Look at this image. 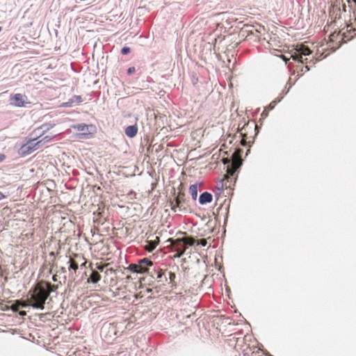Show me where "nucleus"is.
Masks as SVG:
<instances>
[{"label": "nucleus", "instance_id": "2eb2a0df", "mask_svg": "<svg viewBox=\"0 0 356 356\" xmlns=\"http://www.w3.org/2000/svg\"><path fill=\"white\" fill-rule=\"evenodd\" d=\"M34 140H33L32 141H31V142L28 144V145H29V146H28V148H29V149H34V150H35V149H38V148L40 147V144L43 140H44V143L49 142V141H50V140H51V138H50V137H49V136H46V137L43 138L42 140H39V141H38V142H36V143H33Z\"/></svg>", "mask_w": 356, "mask_h": 356}, {"label": "nucleus", "instance_id": "a19ab883", "mask_svg": "<svg viewBox=\"0 0 356 356\" xmlns=\"http://www.w3.org/2000/svg\"><path fill=\"white\" fill-rule=\"evenodd\" d=\"M1 29H1V27L0 26V31H1Z\"/></svg>", "mask_w": 356, "mask_h": 356}, {"label": "nucleus", "instance_id": "7ed1b4c3", "mask_svg": "<svg viewBox=\"0 0 356 356\" xmlns=\"http://www.w3.org/2000/svg\"><path fill=\"white\" fill-rule=\"evenodd\" d=\"M242 164V159L237 152H235L232 154V163L230 165L227 166V173L224 175L223 180L224 184H226L225 188H230L234 183L235 182L236 178H234L236 171L240 168Z\"/></svg>", "mask_w": 356, "mask_h": 356}, {"label": "nucleus", "instance_id": "473e14b6", "mask_svg": "<svg viewBox=\"0 0 356 356\" xmlns=\"http://www.w3.org/2000/svg\"><path fill=\"white\" fill-rule=\"evenodd\" d=\"M19 315L22 316H26V312L25 311H20L19 312Z\"/></svg>", "mask_w": 356, "mask_h": 356}, {"label": "nucleus", "instance_id": "a211bd4d", "mask_svg": "<svg viewBox=\"0 0 356 356\" xmlns=\"http://www.w3.org/2000/svg\"><path fill=\"white\" fill-rule=\"evenodd\" d=\"M200 186V184H195L189 187V193L191 195L193 200H194L197 199L198 187Z\"/></svg>", "mask_w": 356, "mask_h": 356}, {"label": "nucleus", "instance_id": "20e7f679", "mask_svg": "<svg viewBox=\"0 0 356 356\" xmlns=\"http://www.w3.org/2000/svg\"><path fill=\"white\" fill-rule=\"evenodd\" d=\"M352 37V35H346V33H342L341 30L338 31H334L329 35L327 44L328 48L330 49L332 51H334L339 48L343 42L349 40Z\"/></svg>", "mask_w": 356, "mask_h": 356}, {"label": "nucleus", "instance_id": "f03ea898", "mask_svg": "<svg viewBox=\"0 0 356 356\" xmlns=\"http://www.w3.org/2000/svg\"><path fill=\"white\" fill-rule=\"evenodd\" d=\"M47 282L40 281L30 289L26 300L27 305L33 308L43 309L45 301L49 296V291H47Z\"/></svg>", "mask_w": 356, "mask_h": 356}, {"label": "nucleus", "instance_id": "f3484780", "mask_svg": "<svg viewBox=\"0 0 356 356\" xmlns=\"http://www.w3.org/2000/svg\"><path fill=\"white\" fill-rule=\"evenodd\" d=\"M101 275L97 270H92L91 275L88 279V282L97 283L101 280Z\"/></svg>", "mask_w": 356, "mask_h": 356}, {"label": "nucleus", "instance_id": "f704fd0d", "mask_svg": "<svg viewBox=\"0 0 356 356\" xmlns=\"http://www.w3.org/2000/svg\"><path fill=\"white\" fill-rule=\"evenodd\" d=\"M5 197V195H3L1 192H0V200L3 199Z\"/></svg>", "mask_w": 356, "mask_h": 356}, {"label": "nucleus", "instance_id": "58836bf2", "mask_svg": "<svg viewBox=\"0 0 356 356\" xmlns=\"http://www.w3.org/2000/svg\"><path fill=\"white\" fill-rule=\"evenodd\" d=\"M53 280L54 281H56L57 280L56 275L53 276Z\"/></svg>", "mask_w": 356, "mask_h": 356}, {"label": "nucleus", "instance_id": "39448f33", "mask_svg": "<svg viewBox=\"0 0 356 356\" xmlns=\"http://www.w3.org/2000/svg\"><path fill=\"white\" fill-rule=\"evenodd\" d=\"M312 51L305 44H298L296 46V48L295 49V51L293 54H291V58L294 60H297L300 62L301 63H305V67L307 68V70H309V66H308V58L307 56H309L311 54Z\"/></svg>", "mask_w": 356, "mask_h": 356}, {"label": "nucleus", "instance_id": "0eeeda50", "mask_svg": "<svg viewBox=\"0 0 356 356\" xmlns=\"http://www.w3.org/2000/svg\"><path fill=\"white\" fill-rule=\"evenodd\" d=\"M257 126L254 124V123H248L247 124L244 125L241 129L240 130V134L242 136L241 139V144L243 145H245L246 143H249L251 142L252 136H248V131L249 129H254V130L257 129Z\"/></svg>", "mask_w": 356, "mask_h": 356}, {"label": "nucleus", "instance_id": "6e6552de", "mask_svg": "<svg viewBox=\"0 0 356 356\" xmlns=\"http://www.w3.org/2000/svg\"><path fill=\"white\" fill-rule=\"evenodd\" d=\"M168 241L170 242V245L172 247V251L176 252V254L174 255V257L179 258L186 252V247H184L183 242H181V244H178L177 243V239L173 238H169Z\"/></svg>", "mask_w": 356, "mask_h": 356}, {"label": "nucleus", "instance_id": "412c9836", "mask_svg": "<svg viewBox=\"0 0 356 356\" xmlns=\"http://www.w3.org/2000/svg\"><path fill=\"white\" fill-rule=\"evenodd\" d=\"M129 269L134 273H141L138 264H130L129 266Z\"/></svg>", "mask_w": 356, "mask_h": 356}, {"label": "nucleus", "instance_id": "a878e982", "mask_svg": "<svg viewBox=\"0 0 356 356\" xmlns=\"http://www.w3.org/2000/svg\"><path fill=\"white\" fill-rule=\"evenodd\" d=\"M196 243L197 245H201L202 246H206L207 245V241L205 238L196 241Z\"/></svg>", "mask_w": 356, "mask_h": 356}, {"label": "nucleus", "instance_id": "c85d7f7f", "mask_svg": "<svg viewBox=\"0 0 356 356\" xmlns=\"http://www.w3.org/2000/svg\"><path fill=\"white\" fill-rule=\"evenodd\" d=\"M134 72H135V67H129L127 70V73L129 74H131L134 73Z\"/></svg>", "mask_w": 356, "mask_h": 356}, {"label": "nucleus", "instance_id": "4be33fe9", "mask_svg": "<svg viewBox=\"0 0 356 356\" xmlns=\"http://www.w3.org/2000/svg\"><path fill=\"white\" fill-rule=\"evenodd\" d=\"M225 186H226V184H224L223 180L221 179L217 182L216 188L220 192L225 189Z\"/></svg>", "mask_w": 356, "mask_h": 356}, {"label": "nucleus", "instance_id": "2f4dec72", "mask_svg": "<svg viewBox=\"0 0 356 356\" xmlns=\"http://www.w3.org/2000/svg\"><path fill=\"white\" fill-rule=\"evenodd\" d=\"M6 159V156L3 154H0V162H2Z\"/></svg>", "mask_w": 356, "mask_h": 356}, {"label": "nucleus", "instance_id": "423d86ee", "mask_svg": "<svg viewBox=\"0 0 356 356\" xmlns=\"http://www.w3.org/2000/svg\"><path fill=\"white\" fill-rule=\"evenodd\" d=\"M170 207L175 212L186 210V200L184 192L179 191L177 197L170 201Z\"/></svg>", "mask_w": 356, "mask_h": 356}, {"label": "nucleus", "instance_id": "9d476101", "mask_svg": "<svg viewBox=\"0 0 356 356\" xmlns=\"http://www.w3.org/2000/svg\"><path fill=\"white\" fill-rule=\"evenodd\" d=\"M26 99L27 97L25 95L17 93L10 97V102L12 105L22 107L25 106Z\"/></svg>", "mask_w": 356, "mask_h": 356}, {"label": "nucleus", "instance_id": "9b49d317", "mask_svg": "<svg viewBox=\"0 0 356 356\" xmlns=\"http://www.w3.org/2000/svg\"><path fill=\"white\" fill-rule=\"evenodd\" d=\"M141 273H144L147 271V266H152L153 263L147 258L143 259L139 261L137 264Z\"/></svg>", "mask_w": 356, "mask_h": 356}, {"label": "nucleus", "instance_id": "f257e3e1", "mask_svg": "<svg viewBox=\"0 0 356 356\" xmlns=\"http://www.w3.org/2000/svg\"><path fill=\"white\" fill-rule=\"evenodd\" d=\"M234 349L242 353L243 356H264L265 354L264 351L258 347L257 339L251 334L236 338Z\"/></svg>", "mask_w": 356, "mask_h": 356}, {"label": "nucleus", "instance_id": "7c9ffc66", "mask_svg": "<svg viewBox=\"0 0 356 356\" xmlns=\"http://www.w3.org/2000/svg\"><path fill=\"white\" fill-rule=\"evenodd\" d=\"M163 275V272L162 271V270H160L158 273H157V278L159 279L162 277V275Z\"/></svg>", "mask_w": 356, "mask_h": 356}, {"label": "nucleus", "instance_id": "e433bc0d", "mask_svg": "<svg viewBox=\"0 0 356 356\" xmlns=\"http://www.w3.org/2000/svg\"><path fill=\"white\" fill-rule=\"evenodd\" d=\"M86 260L83 261L81 264V266H85L86 264Z\"/></svg>", "mask_w": 356, "mask_h": 356}, {"label": "nucleus", "instance_id": "4468645a", "mask_svg": "<svg viewBox=\"0 0 356 356\" xmlns=\"http://www.w3.org/2000/svg\"><path fill=\"white\" fill-rule=\"evenodd\" d=\"M159 243V238L156 236V240L154 241H147L146 245H145L144 248L146 251L151 252L156 248Z\"/></svg>", "mask_w": 356, "mask_h": 356}, {"label": "nucleus", "instance_id": "f8f14e48", "mask_svg": "<svg viewBox=\"0 0 356 356\" xmlns=\"http://www.w3.org/2000/svg\"><path fill=\"white\" fill-rule=\"evenodd\" d=\"M181 242L184 243V247L187 248L188 245H193L196 243V240L190 236L184 237L182 238H177V243L181 244Z\"/></svg>", "mask_w": 356, "mask_h": 356}, {"label": "nucleus", "instance_id": "4c0bfd02", "mask_svg": "<svg viewBox=\"0 0 356 356\" xmlns=\"http://www.w3.org/2000/svg\"><path fill=\"white\" fill-rule=\"evenodd\" d=\"M282 57L286 62L288 60V59L284 56H282Z\"/></svg>", "mask_w": 356, "mask_h": 356}, {"label": "nucleus", "instance_id": "dca6fc26", "mask_svg": "<svg viewBox=\"0 0 356 356\" xmlns=\"http://www.w3.org/2000/svg\"><path fill=\"white\" fill-rule=\"evenodd\" d=\"M125 134L129 138H134L138 133L136 124L127 127L124 130Z\"/></svg>", "mask_w": 356, "mask_h": 356}, {"label": "nucleus", "instance_id": "cd10ccee", "mask_svg": "<svg viewBox=\"0 0 356 356\" xmlns=\"http://www.w3.org/2000/svg\"><path fill=\"white\" fill-rule=\"evenodd\" d=\"M1 309L3 311H6V310L10 309V306L1 304Z\"/></svg>", "mask_w": 356, "mask_h": 356}, {"label": "nucleus", "instance_id": "ddd939ff", "mask_svg": "<svg viewBox=\"0 0 356 356\" xmlns=\"http://www.w3.org/2000/svg\"><path fill=\"white\" fill-rule=\"evenodd\" d=\"M213 200L212 195L209 192H204L202 193L199 197V202L200 204H206L207 203H211Z\"/></svg>", "mask_w": 356, "mask_h": 356}, {"label": "nucleus", "instance_id": "6ab92c4d", "mask_svg": "<svg viewBox=\"0 0 356 356\" xmlns=\"http://www.w3.org/2000/svg\"><path fill=\"white\" fill-rule=\"evenodd\" d=\"M28 306L26 301L16 300L15 302L10 306V309L13 312H17L20 307Z\"/></svg>", "mask_w": 356, "mask_h": 356}, {"label": "nucleus", "instance_id": "b1692460", "mask_svg": "<svg viewBox=\"0 0 356 356\" xmlns=\"http://www.w3.org/2000/svg\"><path fill=\"white\" fill-rule=\"evenodd\" d=\"M47 284H48V287L47 288V291H49V294L51 293V292L55 291L57 288V286L56 285H54V284H51L50 283L47 282Z\"/></svg>", "mask_w": 356, "mask_h": 356}, {"label": "nucleus", "instance_id": "1a4fd4ad", "mask_svg": "<svg viewBox=\"0 0 356 356\" xmlns=\"http://www.w3.org/2000/svg\"><path fill=\"white\" fill-rule=\"evenodd\" d=\"M92 125L86 124H78L72 126V128L81 133L79 134L80 138H88L90 135L89 132V129L92 128Z\"/></svg>", "mask_w": 356, "mask_h": 356}, {"label": "nucleus", "instance_id": "5701e85b", "mask_svg": "<svg viewBox=\"0 0 356 356\" xmlns=\"http://www.w3.org/2000/svg\"><path fill=\"white\" fill-rule=\"evenodd\" d=\"M73 102L81 103L82 102V97L80 95H74L73 97L70 99V104H72Z\"/></svg>", "mask_w": 356, "mask_h": 356}, {"label": "nucleus", "instance_id": "72a5a7b5", "mask_svg": "<svg viewBox=\"0 0 356 356\" xmlns=\"http://www.w3.org/2000/svg\"><path fill=\"white\" fill-rule=\"evenodd\" d=\"M5 197V195H3L1 192H0V200L3 199Z\"/></svg>", "mask_w": 356, "mask_h": 356}, {"label": "nucleus", "instance_id": "393cba45", "mask_svg": "<svg viewBox=\"0 0 356 356\" xmlns=\"http://www.w3.org/2000/svg\"><path fill=\"white\" fill-rule=\"evenodd\" d=\"M74 257L76 258V260L79 261V264H81L83 261L86 260V259L83 257L78 254H74Z\"/></svg>", "mask_w": 356, "mask_h": 356}, {"label": "nucleus", "instance_id": "aec40b11", "mask_svg": "<svg viewBox=\"0 0 356 356\" xmlns=\"http://www.w3.org/2000/svg\"><path fill=\"white\" fill-rule=\"evenodd\" d=\"M70 267L69 269H72L74 270V272L76 271V270L79 268V261L76 260V258L73 256V257H70L69 260Z\"/></svg>", "mask_w": 356, "mask_h": 356}, {"label": "nucleus", "instance_id": "ea45409f", "mask_svg": "<svg viewBox=\"0 0 356 356\" xmlns=\"http://www.w3.org/2000/svg\"><path fill=\"white\" fill-rule=\"evenodd\" d=\"M329 54H330L329 52H328V53H326L323 57L325 58V57L327 56V55H328Z\"/></svg>", "mask_w": 356, "mask_h": 356}, {"label": "nucleus", "instance_id": "79ce46f5", "mask_svg": "<svg viewBox=\"0 0 356 356\" xmlns=\"http://www.w3.org/2000/svg\"><path fill=\"white\" fill-rule=\"evenodd\" d=\"M355 22H356V18H355Z\"/></svg>", "mask_w": 356, "mask_h": 356}, {"label": "nucleus", "instance_id": "bb28decb", "mask_svg": "<svg viewBox=\"0 0 356 356\" xmlns=\"http://www.w3.org/2000/svg\"><path fill=\"white\" fill-rule=\"evenodd\" d=\"M130 52V48L128 47H124L122 50H121V53L123 54V55H126L127 54H129Z\"/></svg>", "mask_w": 356, "mask_h": 356}, {"label": "nucleus", "instance_id": "c756f323", "mask_svg": "<svg viewBox=\"0 0 356 356\" xmlns=\"http://www.w3.org/2000/svg\"><path fill=\"white\" fill-rule=\"evenodd\" d=\"M104 265H99L97 266V269L101 272L104 270Z\"/></svg>", "mask_w": 356, "mask_h": 356}, {"label": "nucleus", "instance_id": "c9c22d12", "mask_svg": "<svg viewBox=\"0 0 356 356\" xmlns=\"http://www.w3.org/2000/svg\"><path fill=\"white\" fill-rule=\"evenodd\" d=\"M175 277L174 273H170V279L172 280Z\"/></svg>", "mask_w": 356, "mask_h": 356}]
</instances>
